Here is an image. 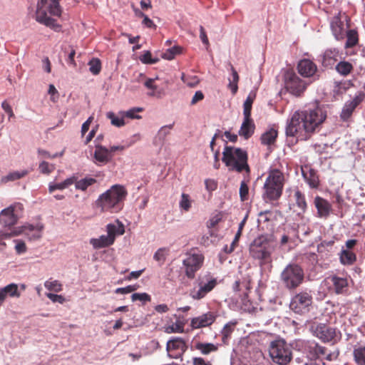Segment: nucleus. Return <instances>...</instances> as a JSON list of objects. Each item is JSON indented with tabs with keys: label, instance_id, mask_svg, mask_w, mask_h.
<instances>
[{
	"label": "nucleus",
	"instance_id": "2eb2a0df",
	"mask_svg": "<svg viewBox=\"0 0 365 365\" xmlns=\"http://www.w3.org/2000/svg\"><path fill=\"white\" fill-rule=\"evenodd\" d=\"M187 349L186 342L180 337H175L169 340L166 346L169 356L173 358H178L186 351Z\"/></svg>",
	"mask_w": 365,
	"mask_h": 365
},
{
	"label": "nucleus",
	"instance_id": "f03ea898",
	"mask_svg": "<svg viewBox=\"0 0 365 365\" xmlns=\"http://www.w3.org/2000/svg\"><path fill=\"white\" fill-rule=\"evenodd\" d=\"M127 195L123 185H114L98 197L96 204L102 212H118L122 210Z\"/></svg>",
	"mask_w": 365,
	"mask_h": 365
},
{
	"label": "nucleus",
	"instance_id": "f257e3e1",
	"mask_svg": "<svg viewBox=\"0 0 365 365\" xmlns=\"http://www.w3.org/2000/svg\"><path fill=\"white\" fill-rule=\"evenodd\" d=\"M327 118V112L318 104L295 111L287 120L285 133L298 140H307Z\"/></svg>",
	"mask_w": 365,
	"mask_h": 365
},
{
	"label": "nucleus",
	"instance_id": "09e8293b",
	"mask_svg": "<svg viewBox=\"0 0 365 365\" xmlns=\"http://www.w3.org/2000/svg\"><path fill=\"white\" fill-rule=\"evenodd\" d=\"M232 80L229 83V87L231 88L233 93H235L237 91V83L239 81V76L236 70L233 66L231 67Z\"/></svg>",
	"mask_w": 365,
	"mask_h": 365
},
{
	"label": "nucleus",
	"instance_id": "f3484780",
	"mask_svg": "<svg viewBox=\"0 0 365 365\" xmlns=\"http://www.w3.org/2000/svg\"><path fill=\"white\" fill-rule=\"evenodd\" d=\"M215 319V314L208 312L199 317L192 318L190 321V327L195 329L207 327L212 324Z\"/></svg>",
	"mask_w": 365,
	"mask_h": 365
},
{
	"label": "nucleus",
	"instance_id": "e433bc0d",
	"mask_svg": "<svg viewBox=\"0 0 365 365\" xmlns=\"http://www.w3.org/2000/svg\"><path fill=\"white\" fill-rule=\"evenodd\" d=\"M75 181L76 176H72L71 178L66 179L64 181L61 182L50 184L48 187L49 192H53L56 190H63L65 188H67L70 185H73Z\"/></svg>",
	"mask_w": 365,
	"mask_h": 365
},
{
	"label": "nucleus",
	"instance_id": "37998d69",
	"mask_svg": "<svg viewBox=\"0 0 365 365\" xmlns=\"http://www.w3.org/2000/svg\"><path fill=\"white\" fill-rule=\"evenodd\" d=\"M44 286L48 290L55 292H59L63 289L62 284L58 280H47L44 283Z\"/></svg>",
	"mask_w": 365,
	"mask_h": 365
},
{
	"label": "nucleus",
	"instance_id": "7ed1b4c3",
	"mask_svg": "<svg viewBox=\"0 0 365 365\" xmlns=\"http://www.w3.org/2000/svg\"><path fill=\"white\" fill-rule=\"evenodd\" d=\"M59 1L60 0H38L36 11V21L55 31L60 30L61 26L55 19L47 15V11L53 16H60L61 15L62 9Z\"/></svg>",
	"mask_w": 365,
	"mask_h": 365
},
{
	"label": "nucleus",
	"instance_id": "4c0bfd02",
	"mask_svg": "<svg viewBox=\"0 0 365 365\" xmlns=\"http://www.w3.org/2000/svg\"><path fill=\"white\" fill-rule=\"evenodd\" d=\"M353 355L354 361L358 365H365V346L354 347Z\"/></svg>",
	"mask_w": 365,
	"mask_h": 365
},
{
	"label": "nucleus",
	"instance_id": "c756f323",
	"mask_svg": "<svg viewBox=\"0 0 365 365\" xmlns=\"http://www.w3.org/2000/svg\"><path fill=\"white\" fill-rule=\"evenodd\" d=\"M94 158L98 163H106L110 160L111 155H110L108 149L101 145H96L94 152Z\"/></svg>",
	"mask_w": 365,
	"mask_h": 365
},
{
	"label": "nucleus",
	"instance_id": "c03bdc74",
	"mask_svg": "<svg viewBox=\"0 0 365 365\" xmlns=\"http://www.w3.org/2000/svg\"><path fill=\"white\" fill-rule=\"evenodd\" d=\"M192 205V200L188 194L182 193L179 202L180 207L185 212L189 211Z\"/></svg>",
	"mask_w": 365,
	"mask_h": 365
},
{
	"label": "nucleus",
	"instance_id": "ddd939ff",
	"mask_svg": "<svg viewBox=\"0 0 365 365\" xmlns=\"http://www.w3.org/2000/svg\"><path fill=\"white\" fill-rule=\"evenodd\" d=\"M204 257L202 254H188L183 260V265L185 267V275L189 279H194L195 273L202 266Z\"/></svg>",
	"mask_w": 365,
	"mask_h": 365
},
{
	"label": "nucleus",
	"instance_id": "bf43d9fd",
	"mask_svg": "<svg viewBox=\"0 0 365 365\" xmlns=\"http://www.w3.org/2000/svg\"><path fill=\"white\" fill-rule=\"evenodd\" d=\"M222 218V215L221 212H218L215 216L212 217L207 222V226L208 228L215 227Z\"/></svg>",
	"mask_w": 365,
	"mask_h": 365
},
{
	"label": "nucleus",
	"instance_id": "4d7b16f0",
	"mask_svg": "<svg viewBox=\"0 0 365 365\" xmlns=\"http://www.w3.org/2000/svg\"><path fill=\"white\" fill-rule=\"evenodd\" d=\"M249 187L245 181H242L240 187V197L242 201H245L248 199Z\"/></svg>",
	"mask_w": 365,
	"mask_h": 365
},
{
	"label": "nucleus",
	"instance_id": "dca6fc26",
	"mask_svg": "<svg viewBox=\"0 0 365 365\" xmlns=\"http://www.w3.org/2000/svg\"><path fill=\"white\" fill-rule=\"evenodd\" d=\"M364 93H360L345 103L340 114L342 120L346 121L351 116L356 108L364 101Z\"/></svg>",
	"mask_w": 365,
	"mask_h": 365
},
{
	"label": "nucleus",
	"instance_id": "6e6d98bb",
	"mask_svg": "<svg viewBox=\"0 0 365 365\" xmlns=\"http://www.w3.org/2000/svg\"><path fill=\"white\" fill-rule=\"evenodd\" d=\"M107 117L110 120L111 124L116 127H121L125 125L124 119L117 117L113 113H108Z\"/></svg>",
	"mask_w": 365,
	"mask_h": 365
},
{
	"label": "nucleus",
	"instance_id": "2f4dec72",
	"mask_svg": "<svg viewBox=\"0 0 365 365\" xmlns=\"http://www.w3.org/2000/svg\"><path fill=\"white\" fill-rule=\"evenodd\" d=\"M97 182L95 178L86 177L83 179L78 180V178L76 177V181L73 184H75V187L76 190H80L81 191H86L89 186L93 185Z\"/></svg>",
	"mask_w": 365,
	"mask_h": 365
},
{
	"label": "nucleus",
	"instance_id": "9b49d317",
	"mask_svg": "<svg viewBox=\"0 0 365 365\" xmlns=\"http://www.w3.org/2000/svg\"><path fill=\"white\" fill-rule=\"evenodd\" d=\"M284 82L286 90L297 97L304 93L308 85L292 71H288L284 73Z\"/></svg>",
	"mask_w": 365,
	"mask_h": 365
},
{
	"label": "nucleus",
	"instance_id": "423d86ee",
	"mask_svg": "<svg viewBox=\"0 0 365 365\" xmlns=\"http://www.w3.org/2000/svg\"><path fill=\"white\" fill-rule=\"evenodd\" d=\"M222 160L229 170L237 173L245 171L248 174L250 173L247 153L242 148L226 145L222 152Z\"/></svg>",
	"mask_w": 365,
	"mask_h": 365
},
{
	"label": "nucleus",
	"instance_id": "13d9d810",
	"mask_svg": "<svg viewBox=\"0 0 365 365\" xmlns=\"http://www.w3.org/2000/svg\"><path fill=\"white\" fill-rule=\"evenodd\" d=\"M39 170L41 173L48 175L55 170V167L53 165L43 161L39 165Z\"/></svg>",
	"mask_w": 365,
	"mask_h": 365
},
{
	"label": "nucleus",
	"instance_id": "c9c22d12",
	"mask_svg": "<svg viewBox=\"0 0 365 365\" xmlns=\"http://www.w3.org/2000/svg\"><path fill=\"white\" fill-rule=\"evenodd\" d=\"M236 322H229L225 325L221 331L222 341L223 344H227L231 337L232 332L234 331Z\"/></svg>",
	"mask_w": 365,
	"mask_h": 365
},
{
	"label": "nucleus",
	"instance_id": "4468645a",
	"mask_svg": "<svg viewBox=\"0 0 365 365\" xmlns=\"http://www.w3.org/2000/svg\"><path fill=\"white\" fill-rule=\"evenodd\" d=\"M17 208L22 210L21 204L11 205L2 210L0 212V224L4 227H11L15 225L19 220L16 213Z\"/></svg>",
	"mask_w": 365,
	"mask_h": 365
},
{
	"label": "nucleus",
	"instance_id": "58836bf2",
	"mask_svg": "<svg viewBox=\"0 0 365 365\" xmlns=\"http://www.w3.org/2000/svg\"><path fill=\"white\" fill-rule=\"evenodd\" d=\"M336 70L341 75L346 76L353 71V66L348 61H340L336 66Z\"/></svg>",
	"mask_w": 365,
	"mask_h": 365
},
{
	"label": "nucleus",
	"instance_id": "338daca9",
	"mask_svg": "<svg viewBox=\"0 0 365 365\" xmlns=\"http://www.w3.org/2000/svg\"><path fill=\"white\" fill-rule=\"evenodd\" d=\"M204 97V94L201 91H196L191 100L190 105L193 106L197 104L198 102L202 101Z\"/></svg>",
	"mask_w": 365,
	"mask_h": 365
},
{
	"label": "nucleus",
	"instance_id": "052dcab7",
	"mask_svg": "<svg viewBox=\"0 0 365 365\" xmlns=\"http://www.w3.org/2000/svg\"><path fill=\"white\" fill-rule=\"evenodd\" d=\"M138 288V285H136V284H134V285H128L125 287H120V288H117L115 290V292L116 294H128V293H131L134 291H135Z\"/></svg>",
	"mask_w": 365,
	"mask_h": 365
},
{
	"label": "nucleus",
	"instance_id": "20e7f679",
	"mask_svg": "<svg viewBox=\"0 0 365 365\" xmlns=\"http://www.w3.org/2000/svg\"><path fill=\"white\" fill-rule=\"evenodd\" d=\"M285 177L277 168H270L263 186L262 198L266 201H275L282 195Z\"/></svg>",
	"mask_w": 365,
	"mask_h": 365
},
{
	"label": "nucleus",
	"instance_id": "8fccbe9b",
	"mask_svg": "<svg viewBox=\"0 0 365 365\" xmlns=\"http://www.w3.org/2000/svg\"><path fill=\"white\" fill-rule=\"evenodd\" d=\"M131 299L133 302L140 301L145 304L146 302H149L151 301V297L145 293H134L131 295Z\"/></svg>",
	"mask_w": 365,
	"mask_h": 365
},
{
	"label": "nucleus",
	"instance_id": "1a4fd4ad",
	"mask_svg": "<svg viewBox=\"0 0 365 365\" xmlns=\"http://www.w3.org/2000/svg\"><path fill=\"white\" fill-rule=\"evenodd\" d=\"M107 235H101L98 238H91L90 244L94 249H101L112 245L117 235H122L125 232L124 225L117 221V225L108 224L106 225Z\"/></svg>",
	"mask_w": 365,
	"mask_h": 365
},
{
	"label": "nucleus",
	"instance_id": "c85d7f7f",
	"mask_svg": "<svg viewBox=\"0 0 365 365\" xmlns=\"http://www.w3.org/2000/svg\"><path fill=\"white\" fill-rule=\"evenodd\" d=\"M277 136V130L272 128L262 133L260 137L261 143L264 145H267L268 148L271 150V147L274 145Z\"/></svg>",
	"mask_w": 365,
	"mask_h": 365
},
{
	"label": "nucleus",
	"instance_id": "69168bd1",
	"mask_svg": "<svg viewBox=\"0 0 365 365\" xmlns=\"http://www.w3.org/2000/svg\"><path fill=\"white\" fill-rule=\"evenodd\" d=\"M140 61L144 63H155L157 62V60H154L152 58V54L150 51H146L141 56Z\"/></svg>",
	"mask_w": 365,
	"mask_h": 365
},
{
	"label": "nucleus",
	"instance_id": "de8ad7c7",
	"mask_svg": "<svg viewBox=\"0 0 365 365\" xmlns=\"http://www.w3.org/2000/svg\"><path fill=\"white\" fill-rule=\"evenodd\" d=\"M255 99V96H252L250 94L243 105V115L244 116L251 117L252 106Z\"/></svg>",
	"mask_w": 365,
	"mask_h": 365
},
{
	"label": "nucleus",
	"instance_id": "5701e85b",
	"mask_svg": "<svg viewBox=\"0 0 365 365\" xmlns=\"http://www.w3.org/2000/svg\"><path fill=\"white\" fill-rule=\"evenodd\" d=\"M43 229V225L38 224L36 226L32 225H24L15 230V232H21V234H24L28 236L29 240H35L41 237V232Z\"/></svg>",
	"mask_w": 365,
	"mask_h": 365
},
{
	"label": "nucleus",
	"instance_id": "49530a36",
	"mask_svg": "<svg viewBox=\"0 0 365 365\" xmlns=\"http://www.w3.org/2000/svg\"><path fill=\"white\" fill-rule=\"evenodd\" d=\"M181 79L190 87H195L200 83V79L197 76H190L182 73Z\"/></svg>",
	"mask_w": 365,
	"mask_h": 365
},
{
	"label": "nucleus",
	"instance_id": "a18cd8bd",
	"mask_svg": "<svg viewBox=\"0 0 365 365\" xmlns=\"http://www.w3.org/2000/svg\"><path fill=\"white\" fill-rule=\"evenodd\" d=\"M89 71L93 75H98L101 71V62L98 58H92L88 62Z\"/></svg>",
	"mask_w": 365,
	"mask_h": 365
},
{
	"label": "nucleus",
	"instance_id": "774afa93",
	"mask_svg": "<svg viewBox=\"0 0 365 365\" xmlns=\"http://www.w3.org/2000/svg\"><path fill=\"white\" fill-rule=\"evenodd\" d=\"M192 365H212L209 361L205 360L202 357H194L192 359Z\"/></svg>",
	"mask_w": 365,
	"mask_h": 365
},
{
	"label": "nucleus",
	"instance_id": "72a5a7b5",
	"mask_svg": "<svg viewBox=\"0 0 365 365\" xmlns=\"http://www.w3.org/2000/svg\"><path fill=\"white\" fill-rule=\"evenodd\" d=\"M294 198L296 205L299 208L302 213H304L307 207L304 195L297 189L294 191Z\"/></svg>",
	"mask_w": 365,
	"mask_h": 365
},
{
	"label": "nucleus",
	"instance_id": "393cba45",
	"mask_svg": "<svg viewBox=\"0 0 365 365\" xmlns=\"http://www.w3.org/2000/svg\"><path fill=\"white\" fill-rule=\"evenodd\" d=\"M312 351L316 358L324 357V359L329 361L336 359L339 354L338 351L328 353L326 347L320 346L318 344H316L312 347Z\"/></svg>",
	"mask_w": 365,
	"mask_h": 365
},
{
	"label": "nucleus",
	"instance_id": "3c124183",
	"mask_svg": "<svg viewBox=\"0 0 365 365\" xmlns=\"http://www.w3.org/2000/svg\"><path fill=\"white\" fill-rule=\"evenodd\" d=\"M165 331L168 334L170 333H182L184 331L183 324L179 322L169 325L165 327Z\"/></svg>",
	"mask_w": 365,
	"mask_h": 365
},
{
	"label": "nucleus",
	"instance_id": "6e6552de",
	"mask_svg": "<svg viewBox=\"0 0 365 365\" xmlns=\"http://www.w3.org/2000/svg\"><path fill=\"white\" fill-rule=\"evenodd\" d=\"M217 284V279L210 274L199 276L189 291V296L194 300L205 298Z\"/></svg>",
	"mask_w": 365,
	"mask_h": 365
},
{
	"label": "nucleus",
	"instance_id": "ea45409f",
	"mask_svg": "<svg viewBox=\"0 0 365 365\" xmlns=\"http://www.w3.org/2000/svg\"><path fill=\"white\" fill-rule=\"evenodd\" d=\"M346 38L347 39L345 44L346 48H352L359 42L358 33L354 29L349 30L346 32Z\"/></svg>",
	"mask_w": 365,
	"mask_h": 365
},
{
	"label": "nucleus",
	"instance_id": "cd10ccee",
	"mask_svg": "<svg viewBox=\"0 0 365 365\" xmlns=\"http://www.w3.org/2000/svg\"><path fill=\"white\" fill-rule=\"evenodd\" d=\"M21 295L18 291V285L14 283L8 284L7 286L0 288V304H2L7 296L11 297H19Z\"/></svg>",
	"mask_w": 365,
	"mask_h": 365
},
{
	"label": "nucleus",
	"instance_id": "0eeeda50",
	"mask_svg": "<svg viewBox=\"0 0 365 365\" xmlns=\"http://www.w3.org/2000/svg\"><path fill=\"white\" fill-rule=\"evenodd\" d=\"M269 354L273 363L278 365H287L292 359V350L289 344L282 339L270 342Z\"/></svg>",
	"mask_w": 365,
	"mask_h": 365
},
{
	"label": "nucleus",
	"instance_id": "f8f14e48",
	"mask_svg": "<svg viewBox=\"0 0 365 365\" xmlns=\"http://www.w3.org/2000/svg\"><path fill=\"white\" fill-rule=\"evenodd\" d=\"M312 304L310 293L301 292L293 297L290 302V309L297 314H304L309 311Z\"/></svg>",
	"mask_w": 365,
	"mask_h": 365
},
{
	"label": "nucleus",
	"instance_id": "a19ab883",
	"mask_svg": "<svg viewBox=\"0 0 365 365\" xmlns=\"http://www.w3.org/2000/svg\"><path fill=\"white\" fill-rule=\"evenodd\" d=\"M169 249L166 247L159 248L154 254L153 259L157 261L160 265L164 264L167 257L169 255Z\"/></svg>",
	"mask_w": 365,
	"mask_h": 365
},
{
	"label": "nucleus",
	"instance_id": "a878e982",
	"mask_svg": "<svg viewBox=\"0 0 365 365\" xmlns=\"http://www.w3.org/2000/svg\"><path fill=\"white\" fill-rule=\"evenodd\" d=\"M255 125L251 117L244 116V120L239 130V135L245 139H249L254 133Z\"/></svg>",
	"mask_w": 365,
	"mask_h": 365
},
{
	"label": "nucleus",
	"instance_id": "603ef678",
	"mask_svg": "<svg viewBox=\"0 0 365 365\" xmlns=\"http://www.w3.org/2000/svg\"><path fill=\"white\" fill-rule=\"evenodd\" d=\"M143 110V108L134 107L131 109H129L127 111H125L124 115L130 119H140L141 116L138 115L137 113L139 112H142Z\"/></svg>",
	"mask_w": 365,
	"mask_h": 365
},
{
	"label": "nucleus",
	"instance_id": "473e14b6",
	"mask_svg": "<svg viewBox=\"0 0 365 365\" xmlns=\"http://www.w3.org/2000/svg\"><path fill=\"white\" fill-rule=\"evenodd\" d=\"M356 260L355 253L350 250H344L340 254V262L344 265H351Z\"/></svg>",
	"mask_w": 365,
	"mask_h": 365
},
{
	"label": "nucleus",
	"instance_id": "6ab92c4d",
	"mask_svg": "<svg viewBox=\"0 0 365 365\" xmlns=\"http://www.w3.org/2000/svg\"><path fill=\"white\" fill-rule=\"evenodd\" d=\"M297 71L303 77L309 78L314 76L317 73V66L312 61L304 58L299 61Z\"/></svg>",
	"mask_w": 365,
	"mask_h": 365
},
{
	"label": "nucleus",
	"instance_id": "f704fd0d",
	"mask_svg": "<svg viewBox=\"0 0 365 365\" xmlns=\"http://www.w3.org/2000/svg\"><path fill=\"white\" fill-rule=\"evenodd\" d=\"M196 349L200 351L201 354L204 355H207L211 352L217 351L218 349L217 345H215L212 343H202L198 342L195 345Z\"/></svg>",
	"mask_w": 365,
	"mask_h": 365
},
{
	"label": "nucleus",
	"instance_id": "5fc2aeb1",
	"mask_svg": "<svg viewBox=\"0 0 365 365\" xmlns=\"http://www.w3.org/2000/svg\"><path fill=\"white\" fill-rule=\"evenodd\" d=\"M181 49L180 46H173L164 53L163 58L168 60H172L175 58V55L180 53Z\"/></svg>",
	"mask_w": 365,
	"mask_h": 365
},
{
	"label": "nucleus",
	"instance_id": "79ce46f5",
	"mask_svg": "<svg viewBox=\"0 0 365 365\" xmlns=\"http://www.w3.org/2000/svg\"><path fill=\"white\" fill-rule=\"evenodd\" d=\"M20 232H15V230L9 233L0 231V251L2 252L6 249V244L5 240L6 239L11 238L14 236L19 235Z\"/></svg>",
	"mask_w": 365,
	"mask_h": 365
},
{
	"label": "nucleus",
	"instance_id": "412c9836",
	"mask_svg": "<svg viewBox=\"0 0 365 365\" xmlns=\"http://www.w3.org/2000/svg\"><path fill=\"white\" fill-rule=\"evenodd\" d=\"M327 284H331L336 294H343L348 289V279L346 277H341L336 275L328 277L326 279Z\"/></svg>",
	"mask_w": 365,
	"mask_h": 365
},
{
	"label": "nucleus",
	"instance_id": "7c9ffc66",
	"mask_svg": "<svg viewBox=\"0 0 365 365\" xmlns=\"http://www.w3.org/2000/svg\"><path fill=\"white\" fill-rule=\"evenodd\" d=\"M29 171L27 170H23L21 171H14L9 173L8 175L4 176L1 179V182L6 184L10 181H15L19 180L29 174Z\"/></svg>",
	"mask_w": 365,
	"mask_h": 365
},
{
	"label": "nucleus",
	"instance_id": "4be33fe9",
	"mask_svg": "<svg viewBox=\"0 0 365 365\" xmlns=\"http://www.w3.org/2000/svg\"><path fill=\"white\" fill-rule=\"evenodd\" d=\"M330 27L333 35L336 40H341L345 36L344 22L341 21V12L335 15L330 21Z\"/></svg>",
	"mask_w": 365,
	"mask_h": 365
},
{
	"label": "nucleus",
	"instance_id": "39448f33",
	"mask_svg": "<svg viewBox=\"0 0 365 365\" xmlns=\"http://www.w3.org/2000/svg\"><path fill=\"white\" fill-rule=\"evenodd\" d=\"M274 250V245L264 235L257 237L250 245V255L258 260L260 267L272 266V255Z\"/></svg>",
	"mask_w": 365,
	"mask_h": 365
},
{
	"label": "nucleus",
	"instance_id": "864d4df0",
	"mask_svg": "<svg viewBox=\"0 0 365 365\" xmlns=\"http://www.w3.org/2000/svg\"><path fill=\"white\" fill-rule=\"evenodd\" d=\"M272 212L271 210H262L258 214V223H265L270 221Z\"/></svg>",
	"mask_w": 365,
	"mask_h": 365
},
{
	"label": "nucleus",
	"instance_id": "680f3d73",
	"mask_svg": "<svg viewBox=\"0 0 365 365\" xmlns=\"http://www.w3.org/2000/svg\"><path fill=\"white\" fill-rule=\"evenodd\" d=\"M144 85L145 86L148 88V89H150L152 91L149 93L150 96H156V93H155V90L157 88V86L155 84V80L153 79V78H148L145 83H144Z\"/></svg>",
	"mask_w": 365,
	"mask_h": 365
},
{
	"label": "nucleus",
	"instance_id": "e2e57ef3",
	"mask_svg": "<svg viewBox=\"0 0 365 365\" xmlns=\"http://www.w3.org/2000/svg\"><path fill=\"white\" fill-rule=\"evenodd\" d=\"M241 236V231L240 230H238L237 232L236 233L235 235V239L234 240L232 241V244H231V246L230 248L227 247V246H225V252H227V253H231L232 252L234 251L235 248V246L237 244L238 241H239V239Z\"/></svg>",
	"mask_w": 365,
	"mask_h": 365
},
{
	"label": "nucleus",
	"instance_id": "b1692460",
	"mask_svg": "<svg viewBox=\"0 0 365 365\" xmlns=\"http://www.w3.org/2000/svg\"><path fill=\"white\" fill-rule=\"evenodd\" d=\"M314 203L317 210V216L320 218L327 219L332 210L329 202L322 197L317 196L314 198Z\"/></svg>",
	"mask_w": 365,
	"mask_h": 365
},
{
	"label": "nucleus",
	"instance_id": "a211bd4d",
	"mask_svg": "<svg viewBox=\"0 0 365 365\" xmlns=\"http://www.w3.org/2000/svg\"><path fill=\"white\" fill-rule=\"evenodd\" d=\"M316 336L324 342H329L336 336V329L324 324H319L314 331Z\"/></svg>",
	"mask_w": 365,
	"mask_h": 365
},
{
	"label": "nucleus",
	"instance_id": "0e129e2a",
	"mask_svg": "<svg viewBox=\"0 0 365 365\" xmlns=\"http://www.w3.org/2000/svg\"><path fill=\"white\" fill-rule=\"evenodd\" d=\"M46 296L51 299L53 302H58L60 304H63L66 301L64 297L62 295H58L53 293H46Z\"/></svg>",
	"mask_w": 365,
	"mask_h": 365
},
{
	"label": "nucleus",
	"instance_id": "9d476101",
	"mask_svg": "<svg viewBox=\"0 0 365 365\" xmlns=\"http://www.w3.org/2000/svg\"><path fill=\"white\" fill-rule=\"evenodd\" d=\"M281 279L287 288L295 289L303 282L304 271L297 264H289L282 271Z\"/></svg>",
	"mask_w": 365,
	"mask_h": 365
},
{
	"label": "nucleus",
	"instance_id": "aec40b11",
	"mask_svg": "<svg viewBox=\"0 0 365 365\" xmlns=\"http://www.w3.org/2000/svg\"><path fill=\"white\" fill-rule=\"evenodd\" d=\"M302 175L311 188H317L319 185V178L317 171L309 165L301 168Z\"/></svg>",
	"mask_w": 365,
	"mask_h": 365
},
{
	"label": "nucleus",
	"instance_id": "bb28decb",
	"mask_svg": "<svg viewBox=\"0 0 365 365\" xmlns=\"http://www.w3.org/2000/svg\"><path fill=\"white\" fill-rule=\"evenodd\" d=\"M339 51L336 48H330L325 51L322 56V65L324 67H331L338 61Z\"/></svg>",
	"mask_w": 365,
	"mask_h": 365
}]
</instances>
